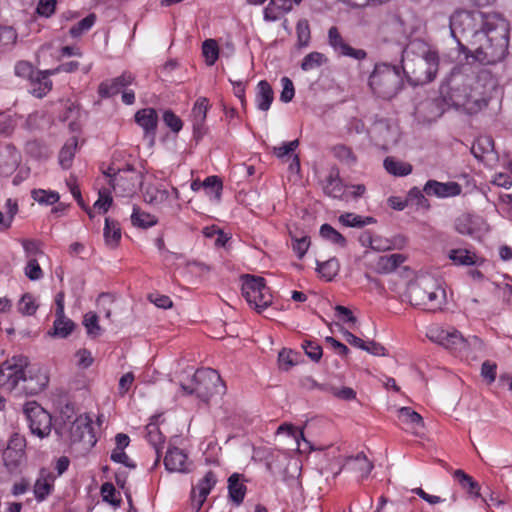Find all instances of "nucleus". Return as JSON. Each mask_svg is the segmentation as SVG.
Returning a JSON list of instances; mask_svg holds the SVG:
<instances>
[{"label":"nucleus","instance_id":"412c9836","mask_svg":"<svg viewBox=\"0 0 512 512\" xmlns=\"http://www.w3.org/2000/svg\"><path fill=\"white\" fill-rule=\"evenodd\" d=\"M4 467L11 475H19L26 463L25 452H14L11 450H4L2 453Z\"/></svg>","mask_w":512,"mask_h":512},{"label":"nucleus","instance_id":"393cba45","mask_svg":"<svg viewBox=\"0 0 512 512\" xmlns=\"http://www.w3.org/2000/svg\"><path fill=\"white\" fill-rule=\"evenodd\" d=\"M448 258L455 264L461 266H473L483 263V259L479 258L474 252L468 249L458 248L451 249Z\"/></svg>","mask_w":512,"mask_h":512},{"label":"nucleus","instance_id":"ea45409f","mask_svg":"<svg viewBox=\"0 0 512 512\" xmlns=\"http://www.w3.org/2000/svg\"><path fill=\"white\" fill-rule=\"evenodd\" d=\"M340 265L338 260L333 257L324 262L317 261V271L327 280L331 281L338 274Z\"/></svg>","mask_w":512,"mask_h":512},{"label":"nucleus","instance_id":"4c0bfd02","mask_svg":"<svg viewBox=\"0 0 512 512\" xmlns=\"http://www.w3.org/2000/svg\"><path fill=\"white\" fill-rule=\"evenodd\" d=\"M484 350V342L477 336L464 337L463 351L460 356L477 358L478 353Z\"/></svg>","mask_w":512,"mask_h":512},{"label":"nucleus","instance_id":"a211bd4d","mask_svg":"<svg viewBox=\"0 0 512 512\" xmlns=\"http://www.w3.org/2000/svg\"><path fill=\"white\" fill-rule=\"evenodd\" d=\"M375 139L382 145L387 146L397 140V129L388 119H377L371 128Z\"/></svg>","mask_w":512,"mask_h":512},{"label":"nucleus","instance_id":"7c9ffc66","mask_svg":"<svg viewBox=\"0 0 512 512\" xmlns=\"http://www.w3.org/2000/svg\"><path fill=\"white\" fill-rule=\"evenodd\" d=\"M494 152V142L489 136H481L475 140L471 147V153L473 156L483 161L487 155Z\"/></svg>","mask_w":512,"mask_h":512},{"label":"nucleus","instance_id":"09e8293b","mask_svg":"<svg viewBox=\"0 0 512 512\" xmlns=\"http://www.w3.org/2000/svg\"><path fill=\"white\" fill-rule=\"evenodd\" d=\"M297 34V47L304 48L309 45L310 42V27L306 19H301L296 25Z\"/></svg>","mask_w":512,"mask_h":512},{"label":"nucleus","instance_id":"bf43d9fd","mask_svg":"<svg viewBox=\"0 0 512 512\" xmlns=\"http://www.w3.org/2000/svg\"><path fill=\"white\" fill-rule=\"evenodd\" d=\"M423 190L417 187L412 188L407 196V201L414 203L417 207L428 209L430 207L428 200L425 198Z\"/></svg>","mask_w":512,"mask_h":512},{"label":"nucleus","instance_id":"c756f323","mask_svg":"<svg viewBox=\"0 0 512 512\" xmlns=\"http://www.w3.org/2000/svg\"><path fill=\"white\" fill-rule=\"evenodd\" d=\"M478 220L471 214H462L456 218L454 227L459 234L474 236L479 230Z\"/></svg>","mask_w":512,"mask_h":512},{"label":"nucleus","instance_id":"58836bf2","mask_svg":"<svg viewBox=\"0 0 512 512\" xmlns=\"http://www.w3.org/2000/svg\"><path fill=\"white\" fill-rule=\"evenodd\" d=\"M77 139L75 137L70 138L65 145L62 147L59 153V163L64 169L70 168L72 160L77 148Z\"/></svg>","mask_w":512,"mask_h":512},{"label":"nucleus","instance_id":"20e7f679","mask_svg":"<svg viewBox=\"0 0 512 512\" xmlns=\"http://www.w3.org/2000/svg\"><path fill=\"white\" fill-rule=\"evenodd\" d=\"M497 13H483L481 11L457 10L450 16L451 35L457 41L459 51L468 59L472 53L471 44L477 43L482 31L487 27L492 17H499Z\"/></svg>","mask_w":512,"mask_h":512},{"label":"nucleus","instance_id":"f8f14e48","mask_svg":"<svg viewBox=\"0 0 512 512\" xmlns=\"http://www.w3.org/2000/svg\"><path fill=\"white\" fill-rule=\"evenodd\" d=\"M49 377L40 367L28 366L25 376L22 378L17 395H36L42 392L48 385Z\"/></svg>","mask_w":512,"mask_h":512},{"label":"nucleus","instance_id":"9d476101","mask_svg":"<svg viewBox=\"0 0 512 512\" xmlns=\"http://www.w3.org/2000/svg\"><path fill=\"white\" fill-rule=\"evenodd\" d=\"M69 426L68 438L71 443H84L88 446H93L96 439L93 435V429L90 419L87 416H79L73 422H64L62 427H56L55 432L63 437L64 430Z\"/></svg>","mask_w":512,"mask_h":512},{"label":"nucleus","instance_id":"37998d69","mask_svg":"<svg viewBox=\"0 0 512 512\" xmlns=\"http://www.w3.org/2000/svg\"><path fill=\"white\" fill-rule=\"evenodd\" d=\"M202 54L207 65L215 64L219 57V47L214 39H207L202 43Z\"/></svg>","mask_w":512,"mask_h":512},{"label":"nucleus","instance_id":"4be33fe9","mask_svg":"<svg viewBox=\"0 0 512 512\" xmlns=\"http://www.w3.org/2000/svg\"><path fill=\"white\" fill-rule=\"evenodd\" d=\"M406 257L400 253L379 256L374 265V269L379 274H389L395 271Z\"/></svg>","mask_w":512,"mask_h":512},{"label":"nucleus","instance_id":"72a5a7b5","mask_svg":"<svg viewBox=\"0 0 512 512\" xmlns=\"http://www.w3.org/2000/svg\"><path fill=\"white\" fill-rule=\"evenodd\" d=\"M157 218L147 212L141 211L138 206L133 207L131 215L132 225L138 228L147 229L157 224Z\"/></svg>","mask_w":512,"mask_h":512},{"label":"nucleus","instance_id":"680f3d73","mask_svg":"<svg viewBox=\"0 0 512 512\" xmlns=\"http://www.w3.org/2000/svg\"><path fill=\"white\" fill-rule=\"evenodd\" d=\"M37 70L34 69L33 65L28 61H19L15 65V74L18 77L28 79L29 81L33 78Z\"/></svg>","mask_w":512,"mask_h":512},{"label":"nucleus","instance_id":"c03bdc74","mask_svg":"<svg viewBox=\"0 0 512 512\" xmlns=\"http://www.w3.org/2000/svg\"><path fill=\"white\" fill-rule=\"evenodd\" d=\"M83 325L88 336L96 338L101 335L102 328L99 325L98 315L94 312H87L83 317Z\"/></svg>","mask_w":512,"mask_h":512},{"label":"nucleus","instance_id":"49530a36","mask_svg":"<svg viewBox=\"0 0 512 512\" xmlns=\"http://www.w3.org/2000/svg\"><path fill=\"white\" fill-rule=\"evenodd\" d=\"M96 22V15L91 13L85 18L80 20L77 24L72 26L69 30V34L73 38L81 36L84 32L90 30Z\"/></svg>","mask_w":512,"mask_h":512},{"label":"nucleus","instance_id":"473e14b6","mask_svg":"<svg viewBox=\"0 0 512 512\" xmlns=\"http://www.w3.org/2000/svg\"><path fill=\"white\" fill-rule=\"evenodd\" d=\"M146 431H147V439H148L149 443L154 447L156 455H157L155 463H154V466H157L160 461V457H161V450H162L163 444H164V436L161 433L157 424H155V423H149L146 426Z\"/></svg>","mask_w":512,"mask_h":512},{"label":"nucleus","instance_id":"774afa93","mask_svg":"<svg viewBox=\"0 0 512 512\" xmlns=\"http://www.w3.org/2000/svg\"><path fill=\"white\" fill-rule=\"evenodd\" d=\"M339 222L346 227H363L362 216L354 213H345L339 216Z\"/></svg>","mask_w":512,"mask_h":512},{"label":"nucleus","instance_id":"603ef678","mask_svg":"<svg viewBox=\"0 0 512 512\" xmlns=\"http://www.w3.org/2000/svg\"><path fill=\"white\" fill-rule=\"evenodd\" d=\"M297 353L290 349H282L278 354V363L280 369L284 371H288L290 368L297 364V359L295 358Z\"/></svg>","mask_w":512,"mask_h":512},{"label":"nucleus","instance_id":"423d86ee","mask_svg":"<svg viewBox=\"0 0 512 512\" xmlns=\"http://www.w3.org/2000/svg\"><path fill=\"white\" fill-rule=\"evenodd\" d=\"M369 86L378 97L390 100L402 89L403 78L400 69L388 63H379L369 77Z\"/></svg>","mask_w":512,"mask_h":512},{"label":"nucleus","instance_id":"1a4fd4ad","mask_svg":"<svg viewBox=\"0 0 512 512\" xmlns=\"http://www.w3.org/2000/svg\"><path fill=\"white\" fill-rule=\"evenodd\" d=\"M23 412L26 416L31 433L43 439L51 433L52 416L35 401L25 403Z\"/></svg>","mask_w":512,"mask_h":512},{"label":"nucleus","instance_id":"a19ab883","mask_svg":"<svg viewBox=\"0 0 512 512\" xmlns=\"http://www.w3.org/2000/svg\"><path fill=\"white\" fill-rule=\"evenodd\" d=\"M327 61L328 59L323 53L314 51L307 54L303 58L301 62V69L303 71H310L321 67L322 65L326 64Z\"/></svg>","mask_w":512,"mask_h":512},{"label":"nucleus","instance_id":"f704fd0d","mask_svg":"<svg viewBox=\"0 0 512 512\" xmlns=\"http://www.w3.org/2000/svg\"><path fill=\"white\" fill-rule=\"evenodd\" d=\"M105 242L111 247H116L121 239L120 225L116 220L110 218L105 219L104 227Z\"/></svg>","mask_w":512,"mask_h":512},{"label":"nucleus","instance_id":"9b49d317","mask_svg":"<svg viewBox=\"0 0 512 512\" xmlns=\"http://www.w3.org/2000/svg\"><path fill=\"white\" fill-rule=\"evenodd\" d=\"M197 396L207 402L210 397L219 392L221 377L211 368L198 369L192 378Z\"/></svg>","mask_w":512,"mask_h":512},{"label":"nucleus","instance_id":"864d4df0","mask_svg":"<svg viewBox=\"0 0 512 512\" xmlns=\"http://www.w3.org/2000/svg\"><path fill=\"white\" fill-rule=\"evenodd\" d=\"M38 306L35 303L33 296L29 293H25L19 302L18 310L23 315H34Z\"/></svg>","mask_w":512,"mask_h":512},{"label":"nucleus","instance_id":"39448f33","mask_svg":"<svg viewBox=\"0 0 512 512\" xmlns=\"http://www.w3.org/2000/svg\"><path fill=\"white\" fill-rule=\"evenodd\" d=\"M407 296L411 305L425 311L441 310L446 303L445 290L430 276H422L409 283Z\"/></svg>","mask_w":512,"mask_h":512},{"label":"nucleus","instance_id":"6ab92c4d","mask_svg":"<svg viewBox=\"0 0 512 512\" xmlns=\"http://www.w3.org/2000/svg\"><path fill=\"white\" fill-rule=\"evenodd\" d=\"M134 81L131 73L124 72L120 76L100 83L98 93L102 98H110L117 95L121 89L130 85Z\"/></svg>","mask_w":512,"mask_h":512},{"label":"nucleus","instance_id":"0e129e2a","mask_svg":"<svg viewBox=\"0 0 512 512\" xmlns=\"http://www.w3.org/2000/svg\"><path fill=\"white\" fill-rule=\"evenodd\" d=\"M5 208H6V216H4V222H5V230H7L11 227L13 219L18 212L17 201H15L11 198L7 199Z\"/></svg>","mask_w":512,"mask_h":512},{"label":"nucleus","instance_id":"e2e57ef3","mask_svg":"<svg viewBox=\"0 0 512 512\" xmlns=\"http://www.w3.org/2000/svg\"><path fill=\"white\" fill-rule=\"evenodd\" d=\"M293 243L292 248L294 252L297 254L299 259H302L309 246H310V240L308 236H303L301 238L292 237Z\"/></svg>","mask_w":512,"mask_h":512},{"label":"nucleus","instance_id":"e433bc0d","mask_svg":"<svg viewBox=\"0 0 512 512\" xmlns=\"http://www.w3.org/2000/svg\"><path fill=\"white\" fill-rule=\"evenodd\" d=\"M145 202L151 205H159L166 202L169 198V192L153 185H149L143 192Z\"/></svg>","mask_w":512,"mask_h":512},{"label":"nucleus","instance_id":"dca6fc26","mask_svg":"<svg viewBox=\"0 0 512 512\" xmlns=\"http://www.w3.org/2000/svg\"><path fill=\"white\" fill-rule=\"evenodd\" d=\"M187 454L178 447H169L165 458L164 466L169 472L188 473L191 471Z\"/></svg>","mask_w":512,"mask_h":512},{"label":"nucleus","instance_id":"338daca9","mask_svg":"<svg viewBox=\"0 0 512 512\" xmlns=\"http://www.w3.org/2000/svg\"><path fill=\"white\" fill-rule=\"evenodd\" d=\"M57 0H39L36 12L43 17H50L55 12Z\"/></svg>","mask_w":512,"mask_h":512},{"label":"nucleus","instance_id":"aec40b11","mask_svg":"<svg viewBox=\"0 0 512 512\" xmlns=\"http://www.w3.org/2000/svg\"><path fill=\"white\" fill-rule=\"evenodd\" d=\"M217 483V478L213 471H208L205 476L197 484L199 491L198 495L195 494V489L192 490V502L195 506L196 512H198L206 501L210 491Z\"/></svg>","mask_w":512,"mask_h":512},{"label":"nucleus","instance_id":"4d7b16f0","mask_svg":"<svg viewBox=\"0 0 512 512\" xmlns=\"http://www.w3.org/2000/svg\"><path fill=\"white\" fill-rule=\"evenodd\" d=\"M202 187L214 193L215 199L220 200L223 184L218 176H209L202 182Z\"/></svg>","mask_w":512,"mask_h":512},{"label":"nucleus","instance_id":"69168bd1","mask_svg":"<svg viewBox=\"0 0 512 512\" xmlns=\"http://www.w3.org/2000/svg\"><path fill=\"white\" fill-rule=\"evenodd\" d=\"M281 83L283 89L280 94V100L284 103H288L293 99L295 94L293 82L288 77H283Z\"/></svg>","mask_w":512,"mask_h":512},{"label":"nucleus","instance_id":"052dcab7","mask_svg":"<svg viewBox=\"0 0 512 512\" xmlns=\"http://www.w3.org/2000/svg\"><path fill=\"white\" fill-rule=\"evenodd\" d=\"M25 275L32 281L39 280L43 277L42 269L36 258L28 259L25 267Z\"/></svg>","mask_w":512,"mask_h":512},{"label":"nucleus","instance_id":"6e6d98bb","mask_svg":"<svg viewBox=\"0 0 512 512\" xmlns=\"http://www.w3.org/2000/svg\"><path fill=\"white\" fill-rule=\"evenodd\" d=\"M302 348L305 354L314 362H318L323 355L322 347L312 340H305L302 343Z\"/></svg>","mask_w":512,"mask_h":512},{"label":"nucleus","instance_id":"6e6552de","mask_svg":"<svg viewBox=\"0 0 512 512\" xmlns=\"http://www.w3.org/2000/svg\"><path fill=\"white\" fill-rule=\"evenodd\" d=\"M29 366L26 356H13L0 365V388L18 394V390L25 376V369Z\"/></svg>","mask_w":512,"mask_h":512},{"label":"nucleus","instance_id":"f3484780","mask_svg":"<svg viewBox=\"0 0 512 512\" xmlns=\"http://www.w3.org/2000/svg\"><path fill=\"white\" fill-rule=\"evenodd\" d=\"M423 191L428 196H436L438 198H447L458 196L462 188L457 182H439L436 180H428L424 185Z\"/></svg>","mask_w":512,"mask_h":512},{"label":"nucleus","instance_id":"8fccbe9b","mask_svg":"<svg viewBox=\"0 0 512 512\" xmlns=\"http://www.w3.org/2000/svg\"><path fill=\"white\" fill-rule=\"evenodd\" d=\"M334 156L346 165L352 166L356 163L357 157L350 147L337 145L333 148Z\"/></svg>","mask_w":512,"mask_h":512},{"label":"nucleus","instance_id":"ddd939ff","mask_svg":"<svg viewBox=\"0 0 512 512\" xmlns=\"http://www.w3.org/2000/svg\"><path fill=\"white\" fill-rule=\"evenodd\" d=\"M135 122L143 129L144 139L149 147L155 145L156 130L158 126V114L154 108H143L134 115Z\"/></svg>","mask_w":512,"mask_h":512},{"label":"nucleus","instance_id":"cd10ccee","mask_svg":"<svg viewBox=\"0 0 512 512\" xmlns=\"http://www.w3.org/2000/svg\"><path fill=\"white\" fill-rule=\"evenodd\" d=\"M75 323L67 318L65 314L55 316L53 328L48 331V335L54 338H67L75 329Z\"/></svg>","mask_w":512,"mask_h":512},{"label":"nucleus","instance_id":"a878e982","mask_svg":"<svg viewBox=\"0 0 512 512\" xmlns=\"http://www.w3.org/2000/svg\"><path fill=\"white\" fill-rule=\"evenodd\" d=\"M208 110V100L207 98H199L192 110L193 113V131L194 136L199 139L203 132L202 129L204 127V122L206 119V113Z\"/></svg>","mask_w":512,"mask_h":512},{"label":"nucleus","instance_id":"c9c22d12","mask_svg":"<svg viewBox=\"0 0 512 512\" xmlns=\"http://www.w3.org/2000/svg\"><path fill=\"white\" fill-rule=\"evenodd\" d=\"M386 171L394 176H407L412 172V165L396 160L393 157H386L384 160Z\"/></svg>","mask_w":512,"mask_h":512},{"label":"nucleus","instance_id":"5fc2aeb1","mask_svg":"<svg viewBox=\"0 0 512 512\" xmlns=\"http://www.w3.org/2000/svg\"><path fill=\"white\" fill-rule=\"evenodd\" d=\"M117 491L112 483H104L101 486V495L105 502L113 505L114 507H119L121 504V499L116 497Z\"/></svg>","mask_w":512,"mask_h":512},{"label":"nucleus","instance_id":"c85d7f7f","mask_svg":"<svg viewBox=\"0 0 512 512\" xmlns=\"http://www.w3.org/2000/svg\"><path fill=\"white\" fill-rule=\"evenodd\" d=\"M274 100V93L271 85L266 80H261L257 85L256 103L261 111L269 110Z\"/></svg>","mask_w":512,"mask_h":512},{"label":"nucleus","instance_id":"f257e3e1","mask_svg":"<svg viewBox=\"0 0 512 512\" xmlns=\"http://www.w3.org/2000/svg\"><path fill=\"white\" fill-rule=\"evenodd\" d=\"M509 30V23L501 15L492 17L477 43L469 46L472 53H468V59L472 57L483 65L502 61L508 53Z\"/></svg>","mask_w":512,"mask_h":512},{"label":"nucleus","instance_id":"13d9d810","mask_svg":"<svg viewBox=\"0 0 512 512\" xmlns=\"http://www.w3.org/2000/svg\"><path fill=\"white\" fill-rule=\"evenodd\" d=\"M163 121L174 133H178L183 127L182 120L171 110H166L163 113Z\"/></svg>","mask_w":512,"mask_h":512},{"label":"nucleus","instance_id":"f03ea898","mask_svg":"<svg viewBox=\"0 0 512 512\" xmlns=\"http://www.w3.org/2000/svg\"><path fill=\"white\" fill-rule=\"evenodd\" d=\"M401 69L413 86L431 82L438 71L439 58L436 52L421 40L408 43L402 52Z\"/></svg>","mask_w":512,"mask_h":512},{"label":"nucleus","instance_id":"a18cd8bd","mask_svg":"<svg viewBox=\"0 0 512 512\" xmlns=\"http://www.w3.org/2000/svg\"><path fill=\"white\" fill-rule=\"evenodd\" d=\"M31 197L42 205H52L58 202L60 196L57 192L44 189H33Z\"/></svg>","mask_w":512,"mask_h":512},{"label":"nucleus","instance_id":"bb28decb","mask_svg":"<svg viewBox=\"0 0 512 512\" xmlns=\"http://www.w3.org/2000/svg\"><path fill=\"white\" fill-rule=\"evenodd\" d=\"M54 476L45 469H41L40 475L34 484V494L38 501H43L53 488Z\"/></svg>","mask_w":512,"mask_h":512},{"label":"nucleus","instance_id":"5701e85b","mask_svg":"<svg viewBox=\"0 0 512 512\" xmlns=\"http://www.w3.org/2000/svg\"><path fill=\"white\" fill-rule=\"evenodd\" d=\"M50 70L40 71L37 70L33 78L30 80L32 87V94L37 98H42L47 95L52 89V81L49 79L51 76Z\"/></svg>","mask_w":512,"mask_h":512},{"label":"nucleus","instance_id":"79ce46f5","mask_svg":"<svg viewBox=\"0 0 512 512\" xmlns=\"http://www.w3.org/2000/svg\"><path fill=\"white\" fill-rule=\"evenodd\" d=\"M320 235L322 238L332 242L333 244L342 248L346 247V238L329 224H323L320 227Z\"/></svg>","mask_w":512,"mask_h":512},{"label":"nucleus","instance_id":"3c124183","mask_svg":"<svg viewBox=\"0 0 512 512\" xmlns=\"http://www.w3.org/2000/svg\"><path fill=\"white\" fill-rule=\"evenodd\" d=\"M454 477L458 479L463 488H467L470 494H474L475 496L479 495V485L476 481L472 479L468 474H466L463 470L458 469L454 472Z\"/></svg>","mask_w":512,"mask_h":512},{"label":"nucleus","instance_id":"b1692460","mask_svg":"<svg viewBox=\"0 0 512 512\" xmlns=\"http://www.w3.org/2000/svg\"><path fill=\"white\" fill-rule=\"evenodd\" d=\"M398 417L415 435H418L420 430L424 428L422 416L410 407H401L398 410Z\"/></svg>","mask_w":512,"mask_h":512},{"label":"nucleus","instance_id":"de8ad7c7","mask_svg":"<svg viewBox=\"0 0 512 512\" xmlns=\"http://www.w3.org/2000/svg\"><path fill=\"white\" fill-rule=\"evenodd\" d=\"M324 192L326 195L337 198L342 195V184L338 176V172L330 173L327 177L326 185L324 186Z\"/></svg>","mask_w":512,"mask_h":512},{"label":"nucleus","instance_id":"2eb2a0df","mask_svg":"<svg viewBox=\"0 0 512 512\" xmlns=\"http://www.w3.org/2000/svg\"><path fill=\"white\" fill-rule=\"evenodd\" d=\"M328 42L338 55L351 57L356 60H363L367 56L365 50L355 49L346 43L335 26L330 27L328 30Z\"/></svg>","mask_w":512,"mask_h":512},{"label":"nucleus","instance_id":"0eeeda50","mask_svg":"<svg viewBox=\"0 0 512 512\" xmlns=\"http://www.w3.org/2000/svg\"><path fill=\"white\" fill-rule=\"evenodd\" d=\"M242 279V294L248 304L254 307L258 313L272 304V295L263 277L246 274L242 276Z\"/></svg>","mask_w":512,"mask_h":512},{"label":"nucleus","instance_id":"4468645a","mask_svg":"<svg viewBox=\"0 0 512 512\" xmlns=\"http://www.w3.org/2000/svg\"><path fill=\"white\" fill-rule=\"evenodd\" d=\"M430 339L457 355L463 351L464 337L457 330L435 329L431 331Z\"/></svg>","mask_w":512,"mask_h":512},{"label":"nucleus","instance_id":"7ed1b4c3","mask_svg":"<svg viewBox=\"0 0 512 512\" xmlns=\"http://www.w3.org/2000/svg\"><path fill=\"white\" fill-rule=\"evenodd\" d=\"M473 77L454 69L441 84L439 92L443 102L449 107L463 109L475 114L488 105V101L472 88Z\"/></svg>","mask_w":512,"mask_h":512},{"label":"nucleus","instance_id":"2f4dec72","mask_svg":"<svg viewBox=\"0 0 512 512\" xmlns=\"http://www.w3.org/2000/svg\"><path fill=\"white\" fill-rule=\"evenodd\" d=\"M228 492L230 499L238 506L240 505L246 494V486L240 482V475L233 473L228 478Z\"/></svg>","mask_w":512,"mask_h":512}]
</instances>
